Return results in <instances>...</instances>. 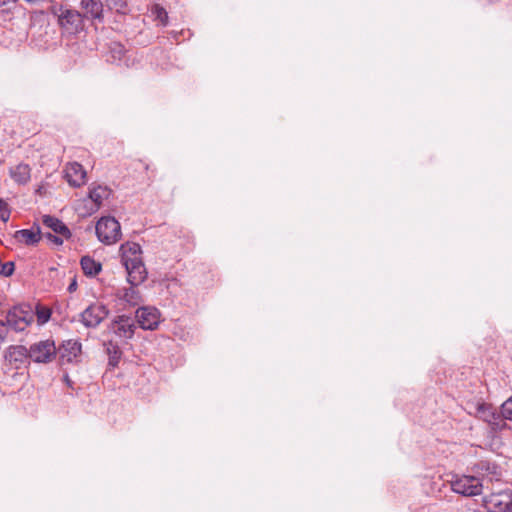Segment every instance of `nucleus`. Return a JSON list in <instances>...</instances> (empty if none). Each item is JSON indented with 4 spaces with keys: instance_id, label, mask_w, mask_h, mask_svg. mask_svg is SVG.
<instances>
[{
    "instance_id": "1",
    "label": "nucleus",
    "mask_w": 512,
    "mask_h": 512,
    "mask_svg": "<svg viewBox=\"0 0 512 512\" xmlns=\"http://www.w3.org/2000/svg\"><path fill=\"white\" fill-rule=\"evenodd\" d=\"M100 242L111 245L121 238V226L114 217H102L95 227Z\"/></svg>"
},
{
    "instance_id": "2",
    "label": "nucleus",
    "mask_w": 512,
    "mask_h": 512,
    "mask_svg": "<svg viewBox=\"0 0 512 512\" xmlns=\"http://www.w3.org/2000/svg\"><path fill=\"white\" fill-rule=\"evenodd\" d=\"M33 321V314L30 306L17 305L12 307L6 314L7 328H11L16 332H22Z\"/></svg>"
},
{
    "instance_id": "3",
    "label": "nucleus",
    "mask_w": 512,
    "mask_h": 512,
    "mask_svg": "<svg viewBox=\"0 0 512 512\" xmlns=\"http://www.w3.org/2000/svg\"><path fill=\"white\" fill-rule=\"evenodd\" d=\"M482 506L487 512H512V491L503 490L482 498Z\"/></svg>"
},
{
    "instance_id": "4",
    "label": "nucleus",
    "mask_w": 512,
    "mask_h": 512,
    "mask_svg": "<svg viewBox=\"0 0 512 512\" xmlns=\"http://www.w3.org/2000/svg\"><path fill=\"white\" fill-rule=\"evenodd\" d=\"M59 11L60 13L53 8L51 12L58 16V22L62 28L70 32H78L83 29L85 19L81 12L63 6L59 7Z\"/></svg>"
},
{
    "instance_id": "5",
    "label": "nucleus",
    "mask_w": 512,
    "mask_h": 512,
    "mask_svg": "<svg viewBox=\"0 0 512 512\" xmlns=\"http://www.w3.org/2000/svg\"><path fill=\"white\" fill-rule=\"evenodd\" d=\"M482 484L474 476H461L451 480V489L463 496H476L482 493Z\"/></svg>"
},
{
    "instance_id": "6",
    "label": "nucleus",
    "mask_w": 512,
    "mask_h": 512,
    "mask_svg": "<svg viewBox=\"0 0 512 512\" xmlns=\"http://www.w3.org/2000/svg\"><path fill=\"white\" fill-rule=\"evenodd\" d=\"M30 359L36 363H48L55 358L57 349L53 341L44 340L34 343L29 348Z\"/></svg>"
},
{
    "instance_id": "7",
    "label": "nucleus",
    "mask_w": 512,
    "mask_h": 512,
    "mask_svg": "<svg viewBox=\"0 0 512 512\" xmlns=\"http://www.w3.org/2000/svg\"><path fill=\"white\" fill-rule=\"evenodd\" d=\"M109 314L105 305L94 303L81 313V322L87 328L97 327Z\"/></svg>"
},
{
    "instance_id": "8",
    "label": "nucleus",
    "mask_w": 512,
    "mask_h": 512,
    "mask_svg": "<svg viewBox=\"0 0 512 512\" xmlns=\"http://www.w3.org/2000/svg\"><path fill=\"white\" fill-rule=\"evenodd\" d=\"M110 329L119 338L131 339L136 329L135 320L127 315H119L112 321Z\"/></svg>"
},
{
    "instance_id": "9",
    "label": "nucleus",
    "mask_w": 512,
    "mask_h": 512,
    "mask_svg": "<svg viewBox=\"0 0 512 512\" xmlns=\"http://www.w3.org/2000/svg\"><path fill=\"white\" fill-rule=\"evenodd\" d=\"M139 326L144 330H154L160 322L159 311L154 307H140L136 311Z\"/></svg>"
},
{
    "instance_id": "10",
    "label": "nucleus",
    "mask_w": 512,
    "mask_h": 512,
    "mask_svg": "<svg viewBox=\"0 0 512 512\" xmlns=\"http://www.w3.org/2000/svg\"><path fill=\"white\" fill-rule=\"evenodd\" d=\"M80 8L85 20L103 22L104 5L101 0H81Z\"/></svg>"
},
{
    "instance_id": "11",
    "label": "nucleus",
    "mask_w": 512,
    "mask_h": 512,
    "mask_svg": "<svg viewBox=\"0 0 512 512\" xmlns=\"http://www.w3.org/2000/svg\"><path fill=\"white\" fill-rule=\"evenodd\" d=\"M130 261L129 264H125L127 281L132 286H138L146 280L147 271L143 260H137L136 262H133V260Z\"/></svg>"
},
{
    "instance_id": "12",
    "label": "nucleus",
    "mask_w": 512,
    "mask_h": 512,
    "mask_svg": "<svg viewBox=\"0 0 512 512\" xmlns=\"http://www.w3.org/2000/svg\"><path fill=\"white\" fill-rule=\"evenodd\" d=\"M475 416L492 426H497L501 416L497 413L496 409L488 403L479 402L475 408Z\"/></svg>"
},
{
    "instance_id": "13",
    "label": "nucleus",
    "mask_w": 512,
    "mask_h": 512,
    "mask_svg": "<svg viewBox=\"0 0 512 512\" xmlns=\"http://www.w3.org/2000/svg\"><path fill=\"white\" fill-rule=\"evenodd\" d=\"M81 347V343L77 340L64 341L58 349L61 360L68 363L73 362L80 355Z\"/></svg>"
},
{
    "instance_id": "14",
    "label": "nucleus",
    "mask_w": 512,
    "mask_h": 512,
    "mask_svg": "<svg viewBox=\"0 0 512 512\" xmlns=\"http://www.w3.org/2000/svg\"><path fill=\"white\" fill-rule=\"evenodd\" d=\"M66 178L73 187H80L85 183L86 171L83 166L77 162L70 163L66 167Z\"/></svg>"
},
{
    "instance_id": "15",
    "label": "nucleus",
    "mask_w": 512,
    "mask_h": 512,
    "mask_svg": "<svg viewBox=\"0 0 512 512\" xmlns=\"http://www.w3.org/2000/svg\"><path fill=\"white\" fill-rule=\"evenodd\" d=\"M120 254H121V262L125 266V264H129L130 260L133 262L137 260H142L141 254L142 249L138 243L135 242H126L120 246Z\"/></svg>"
},
{
    "instance_id": "16",
    "label": "nucleus",
    "mask_w": 512,
    "mask_h": 512,
    "mask_svg": "<svg viewBox=\"0 0 512 512\" xmlns=\"http://www.w3.org/2000/svg\"><path fill=\"white\" fill-rule=\"evenodd\" d=\"M13 237L19 243L34 246L41 240L40 227L37 226L35 230L33 228L18 230L14 233Z\"/></svg>"
},
{
    "instance_id": "17",
    "label": "nucleus",
    "mask_w": 512,
    "mask_h": 512,
    "mask_svg": "<svg viewBox=\"0 0 512 512\" xmlns=\"http://www.w3.org/2000/svg\"><path fill=\"white\" fill-rule=\"evenodd\" d=\"M5 358L10 363L23 364L30 359V352L29 349L23 345H11L5 352Z\"/></svg>"
},
{
    "instance_id": "18",
    "label": "nucleus",
    "mask_w": 512,
    "mask_h": 512,
    "mask_svg": "<svg viewBox=\"0 0 512 512\" xmlns=\"http://www.w3.org/2000/svg\"><path fill=\"white\" fill-rule=\"evenodd\" d=\"M43 224L50 228L55 234H58L65 239L71 237L69 228L58 218L50 215H44L42 219Z\"/></svg>"
},
{
    "instance_id": "19",
    "label": "nucleus",
    "mask_w": 512,
    "mask_h": 512,
    "mask_svg": "<svg viewBox=\"0 0 512 512\" xmlns=\"http://www.w3.org/2000/svg\"><path fill=\"white\" fill-rule=\"evenodd\" d=\"M10 177L18 184L24 185L29 182L31 169L28 164L20 163L10 169Z\"/></svg>"
},
{
    "instance_id": "20",
    "label": "nucleus",
    "mask_w": 512,
    "mask_h": 512,
    "mask_svg": "<svg viewBox=\"0 0 512 512\" xmlns=\"http://www.w3.org/2000/svg\"><path fill=\"white\" fill-rule=\"evenodd\" d=\"M136 287L137 286L131 285L130 287L119 290V298L130 306H137L142 301V298L139 290Z\"/></svg>"
},
{
    "instance_id": "21",
    "label": "nucleus",
    "mask_w": 512,
    "mask_h": 512,
    "mask_svg": "<svg viewBox=\"0 0 512 512\" xmlns=\"http://www.w3.org/2000/svg\"><path fill=\"white\" fill-rule=\"evenodd\" d=\"M104 347L108 355V366L111 368L117 367L122 357V351L119 345L116 342L109 340L104 343Z\"/></svg>"
},
{
    "instance_id": "22",
    "label": "nucleus",
    "mask_w": 512,
    "mask_h": 512,
    "mask_svg": "<svg viewBox=\"0 0 512 512\" xmlns=\"http://www.w3.org/2000/svg\"><path fill=\"white\" fill-rule=\"evenodd\" d=\"M81 268L83 273L86 276L94 277L96 276L102 269V265L100 262L94 260L90 256H83L80 260Z\"/></svg>"
},
{
    "instance_id": "23",
    "label": "nucleus",
    "mask_w": 512,
    "mask_h": 512,
    "mask_svg": "<svg viewBox=\"0 0 512 512\" xmlns=\"http://www.w3.org/2000/svg\"><path fill=\"white\" fill-rule=\"evenodd\" d=\"M111 194V190L107 186L98 185L89 190V198L93 201L96 208L98 209L102 201L107 199Z\"/></svg>"
},
{
    "instance_id": "24",
    "label": "nucleus",
    "mask_w": 512,
    "mask_h": 512,
    "mask_svg": "<svg viewBox=\"0 0 512 512\" xmlns=\"http://www.w3.org/2000/svg\"><path fill=\"white\" fill-rule=\"evenodd\" d=\"M155 19L160 22L162 26H166L168 24V14L167 11L160 6L159 4H155L151 10Z\"/></svg>"
},
{
    "instance_id": "25",
    "label": "nucleus",
    "mask_w": 512,
    "mask_h": 512,
    "mask_svg": "<svg viewBox=\"0 0 512 512\" xmlns=\"http://www.w3.org/2000/svg\"><path fill=\"white\" fill-rule=\"evenodd\" d=\"M106 6L117 13H125L127 4L125 0H106Z\"/></svg>"
},
{
    "instance_id": "26",
    "label": "nucleus",
    "mask_w": 512,
    "mask_h": 512,
    "mask_svg": "<svg viewBox=\"0 0 512 512\" xmlns=\"http://www.w3.org/2000/svg\"><path fill=\"white\" fill-rule=\"evenodd\" d=\"M501 415L503 418L512 421V396L501 405Z\"/></svg>"
},
{
    "instance_id": "27",
    "label": "nucleus",
    "mask_w": 512,
    "mask_h": 512,
    "mask_svg": "<svg viewBox=\"0 0 512 512\" xmlns=\"http://www.w3.org/2000/svg\"><path fill=\"white\" fill-rule=\"evenodd\" d=\"M37 318L40 323H46L51 316L49 308L38 306L36 310Z\"/></svg>"
},
{
    "instance_id": "28",
    "label": "nucleus",
    "mask_w": 512,
    "mask_h": 512,
    "mask_svg": "<svg viewBox=\"0 0 512 512\" xmlns=\"http://www.w3.org/2000/svg\"><path fill=\"white\" fill-rule=\"evenodd\" d=\"M14 269H15V265L11 261L5 262V263L0 262V274L2 276H5V277L11 276L14 272Z\"/></svg>"
},
{
    "instance_id": "29",
    "label": "nucleus",
    "mask_w": 512,
    "mask_h": 512,
    "mask_svg": "<svg viewBox=\"0 0 512 512\" xmlns=\"http://www.w3.org/2000/svg\"><path fill=\"white\" fill-rule=\"evenodd\" d=\"M44 237H45L48 241L52 242L53 244H55V245H57V246H60V245H62V244H63V238H64V237H62V236H60V235H58V234H53V233L48 232V233H45V234H44Z\"/></svg>"
},
{
    "instance_id": "30",
    "label": "nucleus",
    "mask_w": 512,
    "mask_h": 512,
    "mask_svg": "<svg viewBox=\"0 0 512 512\" xmlns=\"http://www.w3.org/2000/svg\"><path fill=\"white\" fill-rule=\"evenodd\" d=\"M10 215H11V209L9 207V205H7L6 207H4L1 211H0V219L6 223L9 221V218H10Z\"/></svg>"
},
{
    "instance_id": "31",
    "label": "nucleus",
    "mask_w": 512,
    "mask_h": 512,
    "mask_svg": "<svg viewBox=\"0 0 512 512\" xmlns=\"http://www.w3.org/2000/svg\"><path fill=\"white\" fill-rule=\"evenodd\" d=\"M8 334V328L3 320H0V344L5 341Z\"/></svg>"
},
{
    "instance_id": "32",
    "label": "nucleus",
    "mask_w": 512,
    "mask_h": 512,
    "mask_svg": "<svg viewBox=\"0 0 512 512\" xmlns=\"http://www.w3.org/2000/svg\"><path fill=\"white\" fill-rule=\"evenodd\" d=\"M76 289H77V282H76V279H73L72 282L68 286V291L70 293H72V292L76 291Z\"/></svg>"
},
{
    "instance_id": "33",
    "label": "nucleus",
    "mask_w": 512,
    "mask_h": 512,
    "mask_svg": "<svg viewBox=\"0 0 512 512\" xmlns=\"http://www.w3.org/2000/svg\"><path fill=\"white\" fill-rule=\"evenodd\" d=\"M15 2H16V0H0V7L11 4V3H15Z\"/></svg>"
},
{
    "instance_id": "34",
    "label": "nucleus",
    "mask_w": 512,
    "mask_h": 512,
    "mask_svg": "<svg viewBox=\"0 0 512 512\" xmlns=\"http://www.w3.org/2000/svg\"><path fill=\"white\" fill-rule=\"evenodd\" d=\"M8 204L2 199L0 198V211L6 207Z\"/></svg>"
},
{
    "instance_id": "35",
    "label": "nucleus",
    "mask_w": 512,
    "mask_h": 512,
    "mask_svg": "<svg viewBox=\"0 0 512 512\" xmlns=\"http://www.w3.org/2000/svg\"><path fill=\"white\" fill-rule=\"evenodd\" d=\"M65 381L67 382V384H68L69 386H71V381H70V379L68 378V376H66V377H65Z\"/></svg>"
},
{
    "instance_id": "36",
    "label": "nucleus",
    "mask_w": 512,
    "mask_h": 512,
    "mask_svg": "<svg viewBox=\"0 0 512 512\" xmlns=\"http://www.w3.org/2000/svg\"><path fill=\"white\" fill-rule=\"evenodd\" d=\"M116 47L118 48V52L120 53L122 51L121 45L118 44V45H116Z\"/></svg>"
}]
</instances>
